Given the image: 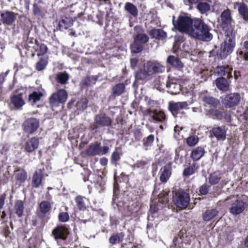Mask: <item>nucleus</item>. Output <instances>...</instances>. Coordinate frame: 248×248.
<instances>
[{
    "instance_id": "nucleus-1",
    "label": "nucleus",
    "mask_w": 248,
    "mask_h": 248,
    "mask_svg": "<svg viewBox=\"0 0 248 248\" xmlns=\"http://www.w3.org/2000/svg\"><path fill=\"white\" fill-rule=\"evenodd\" d=\"M211 28L202 19L194 18L189 36L202 41H210L213 38Z\"/></svg>"
},
{
    "instance_id": "nucleus-2",
    "label": "nucleus",
    "mask_w": 248,
    "mask_h": 248,
    "mask_svg": "<svg viewBox=\"0 0 248 248\" xmlns=\"http://www.w3.org/2000/svg\"><path fill=\"white\" fill-rule=\"evenodd\" d=\"M175 16L172 17V24L175 29L180 32L186 33L189 35L192 26L194 21V18L185 14L179 15L177 19Z\"/></svg>"
},
{
    "instance_id": "nucleus-3",
    "label": "nucleus",
    "mask_w": 248,
    "mask_h": 248,
    "mask_svg": "<svg viewBox=\"0 0 248 248\" xmlns=\"http://www.w3.org/2000/svg\"><path fill=\"white\" fill-rule=\"evenodd\" d=\"M226 37L224 45L220 48L219 53L221 59H225L228 55L232 51L235 46V33L233 29L225 31Z\"/></svg>"
},
{
    "instance_id": "nucleus-4",
    "label": "nucleus",
    "mask_w": 248,
    "mask_h": 248,
    "mask_svg": "<svg viewBox=\"0 0 248 248\" xmlns=\"http://www.w3.org/2000/svg\"><path fill=\"white\" fill-rule=\"evenodd\" d=\"M109 148L107 146L102 147L101 143L97 141L91 143L85 149V152L88 156L104 155L108 153Z\"/></svg>"
},
{
    "instance_id": "nucleus-5",
    "label": "nucleus",
    "mask_w": 248,
    "mask_h": 248,
    "mask_svg": "<svg viewBox=\"0 0 248 248\" xmlns=\"http://www.w3.org/2000/svg\"><path fill=\"white\" fill-rule=\"evenodd\" d=\"M173 200L177 207L185 209L187 208L189 204L190 196L189 194L184 190L179 189L176 192Z\"/></svg>"
},
{
    "instance_id": "nucleus-6",
    "label": "nucleus",
    "mask_w": 248,
    "mask_h": 248,
    "mask_svg": "<svg viewBox=\"0 0 248 248\" xmlns=\"http://www.w3.org/2000/svg\"><path fill=\"white\" fill-rule=\"evenodd\" d=\"M67 97L66 91L64 89H60L51 94L49 98V103L51 107H58L61 104L65 103Z\"/></svg>"
},
{
    "instance_id": "nucleus-7",
    "label": "nucleus",
    "mask_w": 248,
    "mask_h": 248,
    "mask_svg": "<svg viewBox=\"0 0 248 248\" xmlns=\"http://www.w3.org/2000/svg\"><path fill=\"white\" fill-rule=\"evenodd\" d=\"M240 99L239 93H230L222 97L221 102L225 108H233L239 104Z\"/></svg>"
},
{
    "instance_id": "nucleus-8",
    "label": "nucleus",
    "mask_w": 248,
    "mask_h": 248,
    "mask_svg": "<svg viewBox=\"0 0 248 248\" xmlns=\"http://www.w3.org/2000/svg\"><path fill=\"white\" fill-rule=\"evenodd\" d=\"M220 26L224 31L233 29L232 28L234 21L232 16L231 10L227 8L220 15Z\"/></svg>"
},
{
    "instance_id": "nucleus-9",
    "label": "nucleus",
    "mask_w": 248,
    "mask_h": 248,
    "mask_svg": "<svg viewBox=\"0 0 248 248\" xmlns=\"http://www.w3.org/2000/svg\"><path fill=\"white\" fill-rule=\"evenodd\" d=\"M70 233L69 228L66 225L57 226L52 231V235L56 240H66Z\"/></svg>"
},
{
    "instance_id": "nucleus-10",
    "label": "nucleus",
    "mask_w": 248,
    "mask_h": 248,
    "mask_svg": "<svg viewBox=\"0 0 248 248\" xmlns=\"http://www.w3.org/2000/svg\"><path fill=\"white\" fill-rule=\"evenodd\" d=\"M39 120L36 118L31 117L25 120L22 124L23 131L29 134L34 133L39 128Z\"/></svg>"
},
{
    "instance_id": "nucleus-11",
    "label": "nucleus",
    "mask_w": 248,
    "mask_h": 248,
    "mask_svg": "<svg viewBox=\"0 0 248 248\" xmlns=\"http://www.w3.org/2000/svg\"><path fill=\"white\" fill-rule=\"evenodd\" d=\"M144 113L151 117L155 122L165 123L168 119L166 114L162 110H153L151 108H149L145 110Z\"/></svg>"
},
{
    "instance_id": "nucleus-12",
    "label": "nucleus",
    "mask_w": 248,
    "mask_h": 248,
    "mask_svg": "<svg viewBox=\"0 0 248 248\" xmlns=\"http://www.w3.org/2000/svg\"><path fill=\"white\" fill-rule=\"evenodd\" d=\"M144 67L150 76L161 73L165 70V67L157 61H148L144 64Z\"/></svg>"
},
{
    "instance_id": "nucleus-13",
    "label": "nucleus",
    "mask_w": 248,
    "mask_h": 248,
    "mask_svg": "<svg viewBox=\"0 0 248 248\" xmlns=\"http://www.w3.org/2000/svg\"><path fill=\"white\" fill-rule=\"evenodd\" d=\"M51 208L52 205L49 201L41 202L39 205V209L36 211L37 217L41 219H44L47 215L50 214Z\"/></svg>"
},
{
    "instance_id": "nucleus-14",
    "label": "nucleus",
    "mask_w": 248,
    "mask_h": 248,
    "mask_svg": "<svg viewBox=\"0 0 248 248\" xmlns=\"http://www.w3.org/2000/svg\"><path fill=\"white\" fill-rule=\"evenodd\" d=\"M187 106V103L186 101L178 102L170 101L168 104V110L174 117L176 118L180 110L186 108Z\"/></svg>"
},
{
    "instance_id": "nucleus-15",
    "label": "nucleus",
    "mask_w": 248,
    "mask_h": 248,
    "mask_svg": "<svg viewBox=\"0 0 248 248\" xmlns=\"http://www.w3.org/2000/svg\"><path fill=\"white\" fill-rule=\"evenodd\" d=\"M17 15V14L10 11L0 12V22H1L4 25L10 26L15 22Z\"/></svg>"
},
{
    "instance_id": "nucleus-16",
    "label": "nucleus",
    "mask_w": 248,
    "mask_h": 248,
    "mask_svg": "<svg viewBox=\"0 0 248 248\" xmlns=\"http://www.w3.org/2000/svg\"><path fill=\"white\" fill-rule=\"evenodd\" d=\"M248 204L243 200L237 199L232 204L230 208V213L233 215H237L242 213L247 207Z\"/></svg>"
},
{
    "instance_id": "nucleus-17",
    "label": "nucleus",
    "mask_w": 248,
    "mask_h": 248,
    "mask_svg": "<svg viewBox=\"0 0 248 248\" xmlns=\"http://www.w3.org/2000/svg\"><path fill=\"white\" fill-rule=\"evenodd\" d=\"M134 30L136 34L134 35L133 39L144 45L148 43L149 40V36L144 33V29L140 25H137L134 27Z\"/></svg>"
},
{
    "instance_id": "nucleus-18",
    "label": "nucleus",
    "mask_w": 248,
    "mask_h": 248,
    "mask_svg": "<svg viewBox=\"0 0 248 248\" xmlns=\"http://www.w3.org/2000/svg\"><path fill=\"white\" fill-rule=\"evenodd\" d=\"M210 132L217 140H224L226 138L227 128L225 125H215Z\"/></svg>"
},
{
    "instance_id": "nucleus-19",
    "label": "nucleus",
    "mask_w": 248,
    "mask_h": 248,
    "mask_svg": "<svg viewBox=\"0 0 248 248\" xmlns=\"http://www.w3.org/2000/svg\"><path fill=\"white\" fill-rule=\"evenodd\" d=\"M94 121L100 127H109L112 125V121L110 117L105 113H100L94 117Z\"/></svg>"
},
{
    "instance_id": "nucleus-20",
    "label": "nucleus",
    "mask_w": 248,
    "mask_h": 248,
    "mask_svg": "<svg viewBox=\"0 0 248 248\" xmlns=\"http://www.w3.org/2000/svg\"><path fill=\"white\" fill-rule=\"evenodd\" d=\"M172 173L171 163L169 162L161 168L159 174V180L162 183H166Z\"/></svg>"
},
{
    "instance_id": "nucleus-21",
    "label": "nucleus",
    "mask_w": 248,
    "mask_h": 248,
    "mask_svg": "<svg viewBox=\"0 0 248 248\" xmlns=\"http://www.w3.org/2000/svg\"><path fill=\"white\" fill-rule=\"evenodd\" d=\"M204 106H209L211 107L216 108L219 104V101L214 97L210 95L207 92L202 93L200 96Z\"/></svg>"
},
{
    "instance_id": "nucleus-22",
    "label": "nucleus",
    "mask_w": 248,
    "mask_h": 248,
    "mask_svg": "<svg viewBox=\"0 0 248 248\" xmlns=\"http://www.w3.org/2000/svg\"><path fill=\"white\" fill-rule=\"evenodd\" d=\"M44 168L37 169L33 174L31 186L32 187L38 188L42 185V181L44 178Z\"/></svg>"
},
{
    "instance_id": "nucleus-23",
    "label": "nucleus",
    "mask_w": 248,
    "mask_h": 248,
    "mask_svg": "<svg viewBox=\"0 0 248 248\" xmlns=\"http://www.w3.org/2000/svg\"><path fill=\"white\" fill-rule=\"evenodd\" d=\"M232 67L229 65L217 66L215 69V73L218 76H226L227 78L229 79L232 78Z\"/></svg>"
},
{
    "instance_id": "nucleus-24",
    "label": "nucleus",
    "mask_w": 248,
    "mask_h": 248,
    "mask_svg": "<svg viewBox=\"0 0 248 248\" xmlns=\"http://www.w3.org/2000/svg\"><path fill=\"white\" fill-rule=\"evenodd\" d=\"M34 52L36 53L38 57L41 56H47L46 53L48 50L47 46L37 39L35 40V44L32 46Z\"/></svg>"
},
{
    "instance_id": "nucleus-25",
    "label": "nucleus",
    "mask_w": 248,
    "mask_h": 248,
    "mask_svg": "<svg viewBox=\"0 0 248 248\" xmlns=\"http://www.w3.org/2000/svg\"><path fill=\"white\" fill-rule=\"evenodd\" d=\"M234 6H237L238 13L243 20L248 23V6L243 2H235Z\"/></svg>"
},
{
    "instance_id": "nucleus-26",
    "label": "nucleus",
    "mask_w": 248,
    "mask_h": 248,
    "mask_svg": "<svg viewBox=\"0 0 248 248\" xmlns=\"http://www.w3.org/2000/svg\"><path fill=\"white\" fill-rule=\"evenodd\" d=\"M148 33L151 38L159 41H164L167 37V32L162 29L153 28Z\"/></svg>"
},
{
    "instance_id": "nucleus-27",
    "label": "nucleus",
    "mask_w": 248,
    "mask_h": 248,
    "mask_svg": "<svg viewBox=\"0 0 248 248\" xmlns=\"http://www.w3.org/2000/svg\"><path fill=\"white\" fill-rule=\"evenodd\" d=\"M39 139L37 137H32L29 139L25 144V150L28 153L35 151L38 147Z\"/></svg>"
},
{
    "instance_id": "nucleus-28",
    "label": "nucleus",
    "mask_w": 248,
    "mask_h": 248,
    "mask_svg": "<svg viewBox=\"0 0 248 248\" xmlns=\"http://www.w3.org/2000/svg\"><path fill=\"white\" fill-rule=\"evenodd\" d=\"M99 76H87L82 79L80 82L81 88L83 89L94 85L98 80Z\"/></svg>"
},
{
    "instance_id": "nucleus-29",
    "label": "nucleus",
    "mask_w": 248,
    "mask_h": 248,
    "mask_svg": "<svg viewBox=\"0 0 248 248\" xmlns=\"http://www.w3.org/2000/svg\"><path fill=\"white\" fill-rule=\"evenodd\" d=\"M199 168V165L195 161H193L192 163H189L183 170V175L186 177H189L190 175H193L197 172Z\"/></svg>"
},
{
    "instance_id": "nucleus-30",
    "label": "nucleus",
    "mask_w": 248,
    "mask_h": 248,
    "mask_svg": "<svg viewBox=\"0 0 248 248\" xmlns=\"http://www.w3.org/2000/svg\"><path fill=\"white\" fill-rule=\"evenodd\" d=\"M215 83L218 90L223 92H227L229 90L230 83L224 77L217 78L215 80Z\"/></svg>"
},
{
    "instance_id": "nucleus-31",
    "label": "nucleus",
    "mask_w": 248,
    "mask_h": 248,
    "mask_svg": "<svg viewBox=\"0 0 248 248\" xmlns=\"http://www.w3.org/2000/svg\"><path fill=\"white\" fill-rule=\"evenodd\" d=\"M15 178L16 182L21 184L26 181L28 177L27 171L23 169H18L14 171Z\"/></svg>"
},
{
    "instance_id": "nucleus-32",
    "label": "nucleus",
    "mask_w": 248,
    "mask_h": 248,
    "mask_svg": "<svg viewBox=\"0 0 248 248\" xmlns=\"http://www.w3.org/2000/svg\"><path fill=\"white\" fill-rule=\"evenodd\" d=\"M74 21L70 17L63 16L61 17L59 22L58 27L59 30H66L71 27L73 24Z\"/></svg>"
},
{
    "instance_id": "nucleus-33",
    "label": "nucleus",
    "mask_w": 248,
    "mask_h": 248,
    "mask_svg": "<svg viewBox=\"0 0 248 248\" xmlns=\"http://www.w3.org/2000/svg\"><path fill=\"white\" fill-rule=\"evenodd\" d=\"M205 153V151L203 147L198 146L192 151L190 157L193 161L197 162V161L200 160L204 155Z\"/></svg>"
},
{
    "instance_id": "nucleus-34",
    "label": "nucleus",
    "mask_w": 248,
    "mask_h": 248,
    "mask_svg": "<svg viewBox=\"0 0 248 248\" xmlns=\"http://www.w3.org/2000/svg\"><path fill=\"white\" fill-rule=\"evenodd\" d=\"M23 96V94L20 93L11 97V102L16 108H20L25 104Z\"/></svg>"
},
{
    "instance_id": "nucleus-35",
    "label": "nucleus",
    "mask_w": 248,
    "mask_h": 248,
    "mask_svg": "<svg viewBox=\"0 0 248 248\" xmlns=\"http://www.w3.org/2000/svg\"><path fill=\"white\" fill-rule=\"evenodd\" d=\"M24 204L23 201L19 200H16L14 206L15 213L17 216L21 218L23 217L24 211Z\"/></svg>"
},
{
    "instance_id": "nucleus-36",
    "label": "nucleus",
    "mask_w": 248,
    "mask_h": 248,
    "mask_svg": "<svg viewBox=\"0 0 248 248\" xmlns=\"http://www.w3.org/2000/svg\"><path fill=\"white\" fill-rule=\"evenodd\" d=\"M125 91V86L123 83L116 84L111 89V95L114 97L120 96Z\"/></svg>"
},
{
    "instance_id": "nucleus-37",
    "label": "nucleus",
    "mask_w": 248,
    "mask_h": 248,
    "mask_svg": "<svg viewBox=\"0 0 248 248\" xmlns=\"http://www.w3.org/2000/svg\"><path fill=\"white\" fill-rule=\"evenodd\" d=\"M122 155L123 153L121 151V149L116 148L115 150L112 153L110 157L111 164L112 165L117 167L119 165V162Z\"/></svg>"
},
{
    "instance_id": "nucleus-38",
    "label": "nucleus",
    "mask_w": 248,
    "mask_h": 248,
    "mask_svg": "<svg viewBox=\"0 0 248 248\" xmlns=\"http://www.w3.org/2000/svg\"><path fill=\"white\" fill-rule=\"evenodd\" d=\"M150 75L146 69H145L144 67L143 69H140L135 72V80L137 82L140 81H144L148 79Z\"/></svg>"
},
{
    "instance_id": "nucleus-39",
    "label": "nucleus",
    "mask_w": 248,
    "mask_h": 248,
    "mask_svg": "<svg viewBox=\"0 0 248 248\" xmlns=\"http://www.w3.org/2000/svg\"><path fill=\"white\" fill-rule=\"evenodd\" d=\"M207 113L211 118L218 120L222 119L224 113L222 110L217 109V107L209 109Z\"/></svg>"
},
{
    "instance_id": "nucleus-40",
    "label": "nucleus",
    "mask_w": 248,
    "mask_h": 248,
    "mask_svg": "<svg viewBox=\"0 0 248 248\" xmlns=\"http://www.w3.org/2000/svg\"><path fill=\"white\" fill-rule=\"evenodd\" d=\"M36 63L35 67L36 70L41 71L44 70L48 62V56H41Z\"/></svg>"
},
{
    "instance_id": "nucleus-41",
    "label": "nucleus",
    "mask_w": 248,
    "mask_h": 248,
    "mask_svg": "<svg viewBox=\"0 0 248 248\" xmlns=\"http://www.w3.org/2000/svg\"><path fill=\"white\" fill-rule=\"evenodd\" d=\"M86 198L81 195H78L75 198V201L77 208L80 210L84 211L87 208V206L85 202Z\"/></svg>"
},
{
    "instance_id": "nucleus-42",
    "label": "nucleus",
    "mask_w": 248,
    "mask_h": 248,
    "mask_svg": "<svg viewBox=\"0 0 248 248\" xmlns=\"http://www.w3.org/2000/svg\"><path fill=\"white\" fill-rule=\"evenodd\" d=\"M32 13L35 16L43 18L46 15V10L42 5L34 3L32 7Z\"/></svg>"
},
{
    "instance_id": "nucleus-43",
    "label": "nucleus",
    "mask_w": 248,
    "mask_h": 248,
    "mask_svg": "<svg viewBox=\"0 0 248 248\" xmlns=\"http://www.w3.org/2000/svg\"><path fill=\"white\" fill-rule=\"evenodd\" d=\"M124 10L127 12L134 17H137L138 16V9L137 7L132 3L126 2L124 7Z\"/></svg>"
},
{
    "instance_id": "nucleus-44",
    "label": "nucleus",
    "mask_w": 248,
    "mask_h": 248,
    "mask_svg": "<svg viewBox=\"0 0 248 248\" xmlns=\"http://www.w3.org/2000/svg\"><path fill=\"white\" fill-rule=\"evenodd\" d=\"M218 211L217 209L207 210L202 215L203 220L205 221H211L218 214Z\"/></svg>"
},
{
    "instance_id": "nucleus-45",
    "label": "nucleus",
    "mask_w": 248,
    "mask_h": 248,
    "mask_svg": "<svg viewBox=\"0 0 248 248\" xmlns=\"http://www.w3.org/2000/svg\"><path fill=\"white\" fill-rule=\"evenodd\" d=\"M125 236L123 232L117 233L111 235L109 238V242L112 245L121 243Z\"/></svg>"
},
{
    "instance_id": "nucleus-46",
    "label": "nucleus",
    "mask_w": 248,
    "mask_h": 248,
    "mask_svg": "<svg viewBox=\"0 0 248 248\" xmlns=\"http://www.w3.org/2000/svg\"><path fill=\"white\" fill-rule=\"evenodd\" d=\"M69 79V75L65 71L58 73L56 75V77L55 78L56 82L62 85L66 84L67 83Z\"/></svg>"
},
{
    "instance_id": "nucleus-47",
    "label": "nucleus",
    "mask_w": 248,
    "mask_h": 248,
    "mask_svg": "<svg viewBox=\"0 0 248 248\" xmlns=\"http://www.w3.org/2000/svg\"><path fill=\"white\" fill-rule=\"evenodd\" d=\"M43 94L42 93L40 92L34 91L31 93L30 94L28 98V102L34 106L36 102L40 100L42 97H43Z\"/></svg>"
},
{
    "instance_id": "nucleus-48",
    "label": "nucleus",
    "mask_w": 248,
    "mask_h": 248,
    "mask_svg": "<svg viewBox=\"0 0 248 248\" xmlns=\"http://www.w3.org/2000/svg\"><path fill=\"white\" fill-rule=\"evenodd\" d=\"M130 48L132 53H139L143 50L144 45L133 39V42L130 45Z\"/></svg>"
},
{
    "instance_id": "nucleus-49",
    "label": "nucleus",
    "mask_w": 248,
    "mask_h": 248,
    "mask_svg": "<svg viewBox=\"0 0 248 248\" xmlns=\"http://www.w3.org/2000/svg\"><path fill=\"white\" fill-rule=\"evenodd\" d=\"M167 62L177 68H182L183 67V64L180 60L172 55H170L168 57Z\"/></svg>"
},
{
    "instance_id": "nucleus-50",
    "label": "nucleus",
    "mask_w": 248,
    "mask_h": 248,
    "mask_svg": "<svg viewBox=\"0 0 248 248\" xmlns=\"http://www.w3.org/2000/svg\"><path fill=\"white\" fill-rule=\"evenodd\" d=\"M221 174L219 171H215L211 173L208 177L209 183L212 185L218 184L221 179Z\"/></svg>"
},
{
    "instance_id": "nucleus-51",
    "label": "nucleus",
    "mask_w": 248,
    "mask_h": 248,
    "mask_svg": "<svg viewBox=\"0 0 248 248\" xmlns=\"http://www.w3.org/2000/svg\"><path fill=\"white\" fill-rule=\"evenodd\" d=\"M197 9L201 14H206L211 9L210 5L206 2H200L196 6Z\"/></svg>"
},
{
    "instance_id": "nucleus-52",
    "label": "nucleus",
    "mask_w": 248,
    "mask_h": 248,
    "mask_svg": "<svg viewBox=\"0 0 248 248\" xmlns=\"http://www.w3.org/2000/svg\"><path fill=\"white\" fill-rule=\"evenodd\" d=\"M184 234L185 232H184L183 230H181L177 234V236H175L173 238V244L176 248L178 247L179 248H181L183 246V238L184 237Z\"/></svg>"
},
{
    "instance_id": "nucleus-53",
    "label": "nucleus",
    "mask_w": 248,
    "mask_h": 248,
    "mask_svg": "<svg viewBox=\"0 0 248 248\" xmlns=\"http://www.w3.org/2000/svg\"><path fill=\"white\" fill-rule=\"evenodd\" d=\"M155 140L154 135H150L148 137L144 138L142 140V144L144 147H148L151 146Z\"/></svg>"
},
{
    "instance_id": "nucleus-54",
    "label": "nucleus",
    "mask_w": 248,
    "mask_h": 248,
    "mask_svg": "<svg viewBox=\"0 0 248 248\" xmlns=\"http://www.w3.org/2000/svg\"><path fill=\"white\" fill-rule=\"evenodd\" d=\"M199 139L195 136H190L186 139V143L189 146L193 147L199 142Z\"/></svg>"
},
{
    "instance_id": "nucleus-55",
    "label": "nucleus",
    "mask_w": 248,
    "mask_h": 248,
    "mask_svg": "<svg viewBox=\"0 0 248 248\" xmlns=\"http://www.w3.org/2000/svg\"><path fill=\"white\" fill-rule=\"evenodd\" d=\"M144 100L146 102V104L151 108L157 107L159 105V102L157 100H154L152 99L150 97L146 96L144 98Z\"/></svg>"
},
{
    "instance_id": "nucleus-56",
    "label": "nucleus",
    "mask_w": 248,
    "mask_h": 248,
    "mask_svg": "<svg viewBox=\"0 0 248 248\" xmlns=\"http://www.w3.org/2000/svg\"><path fill=\"white\" fill-rule=\"evenodd\" d=\"M210 186L205 183L201 186L199 187V193L200 195H207L209 191Z\"/></svg>"
},
{
    "instance_id": "nucleus-57",
    "label": "nucleus",
    "mask_w": 248,
    "mask_h": 248,
    "mask_svg": "<svg viewBox=\"0 0 248 248\" xmlns=\"http://www.w3.org/2000/svg\"><path fill=\"white\" fill-rule=\"evenodd\" d=\"M59 221L61 222H65L69 220V215L67 212H60L58 215Z\"/></svg>"
},
{
    "instance_id": "nucleus-58",
    "label": "nucleus",
    "mask_w": 248,
    "mask_h": 248,
    "mask_svg": "<svg viewBox=\"0 0 248 248\" xmlns=\"http://www.w3.org/2000/svg\"><path fill=\"white\" fill-rule=\"evenodd\" d=\"M39 240L36 237L30 238L29 240V248H37L39 243Z\"/></svg>"
},
{
    "instance_id": "nucleus-59",
    "label": "nucleus",
    "mask_w": 248,
    "mask_h": 248,
    "mask_svg": "<svg viewBox=\"0 0 248 248\" xmlns=\"http://www.w3.org/2000/svg\"><path fill=\"white\" fill-rule=\"evenodd\" d=\"M96 187L99 186L100 188L102 189L106 184L103 177L101 175H97L96 178Z\"/></svg>"
},
{
    "instance_id": "nucleus-60",
    "label": "nucleus",
    "mask_w": 248,
    "mask_h": 248,
    "mask_svg": "<svg viewBox=\"0 0 248 248\" xmlns=\"http://www.w3.org/2000/svg\"><path fill=\"white\" fill-rule=\"evenodd\" d=\"M134 213L133 207L131 206L128 205L126 208L124 209L123 214L125 217H128L132 216Z\"/></svg>"
},
{
    "instance_id": "nucleus-61",
    "label": "nucleus",
    "mask_w": 248,
    "mask_h": 248,
    "mask_svg": "<svg viewBox=\"0 0 248 248\" xmlns=\"http://www.w3.org/2000/svg\"><path fill=\"white\" fill-rule=\"evenodd\" d=\"M88 104V100L86 98H83L78 102V105L83 110L87 108Z\"/></svg>"
},
{
    "instance_id": "nucleus-62",
    "label": "nucleus",
    "mask_w": 248,
    "mask_h": 248,
    "mask_svg": "<svg viewBox=\"0 0 248 248\" xmlns=\"http://www.w3.org/2000/svg\"><path fill=\"white\" fill-rule=\"evenodd\" d=\"M237 53L241 59L248 61V51L244 52L243 50L239 49L237 50Z\"/></svg>"
},
{
    "instance_id": "nucleus-63",
    "label": "nucleus",
    "mask_w": 248,
    "mask_h": 248,
    "mask_svg": "<svg viewBox=\"0 0 248 248\" xmlns=\"http://www.w3.org/2000/svg\"><path fill=\"white\" fill-rule=\"evenodd\" d=\"M133 135L136 141L140 140L142 137V132L139 129L134 130L133 131Z\"/></svg>"
},
{
    "instance_id": "nucleus-64",
    "label": "nucleus",
    "mask_w": 248,
    "mask_h": 248,
    "mask_svg": "<svg viewBox=\"0 0 248 248\" xmlns=\"http://www.w3.org/2000/svg\"><path fill=\"white\" fill-rule=\"evenodd\" d=\"M100 127L99 124H96V122L94 121L93 123L90 124L89 129L93 133H96Z\"/></svg>"
}]
</instances>
